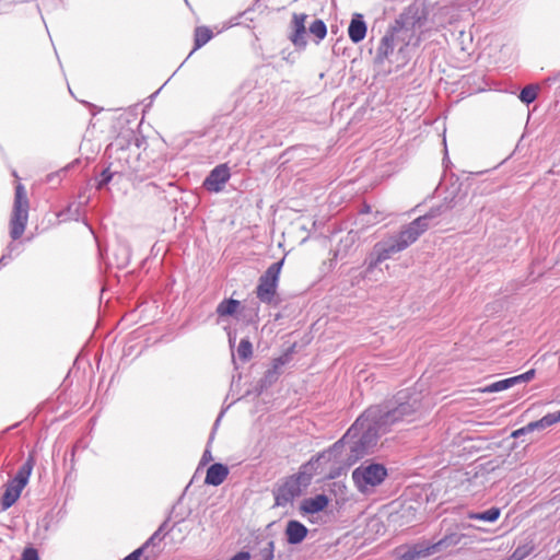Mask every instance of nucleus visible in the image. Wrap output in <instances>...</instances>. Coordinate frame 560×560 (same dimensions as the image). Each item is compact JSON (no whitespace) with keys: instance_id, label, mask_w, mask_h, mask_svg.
I'll list each match as a JSON object with an SVG mask.
<instances>
[{"instance_id":"nucleus-1","label":"nucleus","mask_w":560,"mask_h":560,"mask_svg":"<svg viewBox=\"0 0 560 560\" xmlns=\"http://www.w3.org/2000/svg\"><path fill=\"white\" fill-rule=\"evenodd\" d=\"M421 408L420 393L410 388L399 390L382 405L368 408L329 447L336 463L349 468L365 455L374 452L380 436L398 422H410Z\"/></svg>"},{"instance_id":"nucleus-2","label":"nucleus","mask_w":560,"mask_h":560,"mask_svg":"<svg viewBox=\"0 0 560 560\" xmlns=\"http://www.w3.org/2000/svg\"><path fill=\"white\" fill-rule=\"evenodd\" d=\"M30 201L26 189L22 184L15 186L14 202L10 219V236L13 241L19 240L27 225Z\"/></svg>"},{"instance_id":"nucleus-3","label":"nucleus","mask_w":560,"mask_h":560,"mask_svg":"<svg viewBox=\"0 0 560 560\" xmlns=\"http://www.w3.org/2000/svg\"><path fill=\"white\" fill-rule=\"evenodd\" d=\"M386 33L393 35V39L399 44L395 59V61H397L398 70L408 63L411 58V47H418L422 40V36L400 27L395 22L388 27Z\"/></svg>"},{"instance_id":"nucleus-4","label":"nucleus","mask_w":560,"mask_h":560,"mask_svg":"<svg viewBox=\"0 0 560 560\" xmlns=\"http://www.w3.org/2000/svg\"><path fill=\"white\" fill-rule=\"evenodd\" d=\"M387 477V469L382 464H362L352 471V480L361 493L380 486Z\"/></svg>"},{"instance_id":"nucleus-5","label":"nucleus","mask_w":560,"mask_h":560,"mask_svg":"<svg viewBox=\"0 0 560 560\" xmlns=\"http://www.w3.org/2000/svg\"><path fill=\"white\" fill-rule=\"evenodd\" d=\"M428 19V7L422 2L415 1L405 8L394 22L400 27L409 30L412 33L420 34L421 36Z\"/></svg>"},{"instance_id":"nucleus-6","label":"nucleus","mask_w":560,"mask_h":560,"mask_svg":"<svg viewBox=\"0 0 560 560\" xmlns=\"http://www.w3.org/2000/svg\"><path fill=\"white\" fill-rule=\"evenodd\" d=\"M283 262L284 258L271 264L260 276L256 288V294L260 302L266 304L273 303Z\"/></svg>"},{"instance_id":"nucleus-7","label":"nucleus","mask_w":560,"mask_h":560,"mask_svg":"<svg viewBox=\"0 0 560 560\" xmlns=\"http://www.w3.org/2000/svg\"><path fill=\"white\" fill-rule=\"evenodd\" d=\"M322 460L336 462V457L329 453V448L313 456L307 463L303 464L296 474L289 476V480L298 487V489L302 492L303 489H306L316 474L317 466Z\"/></svg>"},{"instance_id":"nucleus-8","label":"nucleus","mask_w":560,"mask_h":560,"mask_svg":"<svg viewBox=\"0 0 560 560\" xmlns=\"http://www.w3.org/2000/svg\"><path fill=\"white\" fill-rule=\"evenodd\" d=\"M453 207L454 205L452 201L443 202L436 207L431 208L425 214L418 217L402 229L411 237V240L416 242L430 228L432 220L446 213Z\"/></svg>"},{"instance_id":"nucleus-9","label":"nucleus","mask_w":560,"mask_h":560,"mask_svg":"<svg viewBox=\"0 0 560 560\" xmlns=\"http://www.w3.org/2000/svg\"><path fill=\"white\" fill-rule=\"evenodd\" d=\"M231 178V172L228 164H219L210 171L203 180V188L210 192H220Z\"/></svg>"},{"instance_id":"nucleus-10","label":"nucleus","mask_w":560,"mask_h":560,"mask_svg":"<svg viewBox=\"0 0 560 560\" xmlns=\"http://www.w3.org/2000/svg\"><path fill=\"white\" fill-rule=\"evenodd\" d=\"M398 47L399 44L393 39V35L385 33L376 49L375 63L383 65L387 60L390 65H395L397 69V61L395 59Z\"/></svg>"},{"instance_id":"nucleus-11","label":"nucleus","mask_w":560,"mask_h":560,"mask_svg":"<svg viewBox=\"0 0 560 560\" xmlns=\"http://www.w3.org/2000/svg\"><path fill=\"white\" fill-rule=\"evenodd\" d=\"M290 360L291 353L285 352L272 361V365L265 372L264 376L258 382L260 393L272 386L278 381L281 375L282 366L289 363Z\"/></svg>"},{"instance_id":"nucleus-12","label":"nucleus","mask_w":560,"mask_h":560,"mask_svg":"<svg viewBox=\"0 0 560 560\" xmlns=\"http://www.w3.org/2000/svg\"><path fill=\"white\" fill-rule=\"evenodd\" d=\"M275 497V504L273 506H287L291 504L295 498L301 495V491L295 487L289 478H285V480L276 487L272 491Z\"/></svg>"},{"instance_id":"nucleus-13","label":"nucleus","mask_w":560,"mask_h":560,"mask_svg":"<svg viewBox=\"0 0 560 560\" xmlns=\"http://www.w3.org/2000/svg\"><path fill=\"white\" fill-rule=\"evenodd\" d=\"M308 534V528L296 520L288 521L284 528L285 540L289 545H299L301 544Z\"/></svg>"},{"instance_id":"nucleus-14","label":"nucleus","mask_w":560,"mask_h":560,"mask_svg":"<svg viewBox=\"0 0 560 560\" xmlns=\"http://www.w3.org/2000/svg\"><path fill=\"white\" fill-rule=\"evenodd\" d=\"M307 15L305 13H294L292 19L293 33L290 35V39L295 47L304 48L306 46V27L305 21Z\"/></svg>"},{"instance_id":"nucleus-15","label":"nucleus","mask_w":560,"mask_h":560,"mask_svg":"<svg viewBox=\"0 0 560 560\" xmlns=\"http://www.w3.org/2000/svg\"><path fill=\"white\" fill-rule=\"evenodd\" d=\"M329 502L330 500L325 493L305 498L300 504V512L302 514H316L324 511L328 506Z\"/></svg>"},{"instance_id":"nucleus-16","label":"nucleus","mask_w":560,"mask_h":560,"mask_svg":"<svg viewBox=\"0 0 560 560\" xmlns=\"http://www.w3.org/2000/svg\"><path fill=\"white\" fill-rule=\"evenodd\" d=\"M366 32L368 26L364 21V16L361 13H353L348 26V35L351 42L359 44L365 38Z\"/></svg>"},{"instance_id":"nucleus-17","label":"nucleus","mask_w":560,"mask_h":560,"mask_svg":"<svg viewBox=\"0 0 560 560\" xmlns=\"http://www.w3.org/2000/svg\"><path fill=\"white\" fill-rule=\"evenodd\" d=\"M24 487L9 480L5 485L3 494L0 498V512L10 509L20 498Z\"/></svg>"},{"instance_id":"nucleus-18","label":"nucleus","mask_w":560,"mask_h":560,"mask_svg":"<svg viewBox=\"0 0 560 560\" xmlns=\"http://www.w3.org/2000/svg\"><path fill=\"white\" fill-rule=\"evenodd\" d=\"M229 475V468L226 465L221 463H214L207 469L205 483L210 486H220L226 479Z\"/></svg>"},{"instance_id":"nucleus-19","label":"nucleus","mask_w":560,"mask_h":560,"mask_svg":"<svg viewBox=\"0 0 560 560\" xmlns=\"http://www.w3.org/2000/svg\"><path fill=\"white\" fill-rule=\"evenodd\" d=\"M432 553L430 547L424 548L419 545L411 547H399L396 549L397 560H419L422 557L430 556Z\"/></svg>"},{"instance_id":"nucleus-20","label":"nucleus","mask_w":560,"mask_h":560,"mask_svg":"<svg viewBox=\"0 0 560 560\" xmlns=\"http://www.w3.org/2000/svg\"><path fill=\"white\" fill-rule=\"evenodd\" d=\"M259 313V304L255 301H252L245 305H241L238 307L236 319L242 320L244 324L249 325L254 324L258 319Z\"/></svg>"},{"instance_id":"nucleus-21","label":"nucleus","mask_w":560,"mask_h":560,"mask_svg":"<svg viewBox=\"0 0 560 560\" xmlns=\"http://www.w3.org/2000/svg\"><path fill=\"white\" fill-rule=\"evenodd\" d=\"M35 465V456L30 453L26 460L19 467L12 481L25 488Z\"/></svg>"},{"instance_id":"nucleus-22","label":"nucleus","mask_w":560,"mask_h":560,"mask_svg":"<svg viewBox=\"0 0 560 560\" xmlns=\"http://www.w3.org/2000/svg\"><path fill=\"white\" fill-rule=\"evenodd\" d=\"M373 247L385 260L389 259L393 255L402 252L398 242L394 237L377 242Z\"/></svg>"},{"instance_id":"nucleus-23","label":"nucleus","mask_w":560,"mask_h":560,"mask_svg":"<svg viewBox=\"0 0 560 560\" xmlns=\"http://www.w3.org/2000/svg\"><path fill=\"white\" fill-rule=\"evenodd\" d=\"M240 301L229 298L223 299L217 306L215 313L220 318L228 317V316H234L236 317L238 307H240Z\"/></svg>"},{"instance_id":"nucleus-24","label":"nucleus","mask_w":560,"mask_h":560,"mask_svg":"<svg viewBox=\"0 0 560 560\" xmlns=\"http://www.w3.org/2000/svg\"><path fill=\"white\" fill-rule=\"evenodd\" d=\"M501 510L497 506H492L489 510L482 512H468L467 518L475 521H482L488 523H494L499 520Z\"/></svg>"},{"instance_id":"nucleus-25","label":"nucleus","mask_w":560,"mask_h":560,"mask_svg":"<svg viewBox=\"0 0 560 560\" xmlns=\"http://www.w3.org/2000/svg\"><path fill=\"white\" fill-rule=\"evenodd\" d=\"M114 258H115V266L118 269H124L128 266L130 261V248L126 244H118V246L113 252Z\"/></svg>"},{"instance_id":"nucleus-26","label":"nucleus","mask_w":560,"mask_h":560,"mask_svg":"<svg viewBox=\"0 0 560 560\" xmlns=\"http://www.w3.org/2000/svg\"><path fill=\"white\" fill-rule=\"evenodd\" d=\"M112 163L108 164L104 170L101 171L100 174L95 176V188L97 190H102L105 188L114 178L115 175L120 174L118 170H112Z\"/></svg>"},{"instance_id":"nucleus-27","label":"nucleus","mask_w":560,"mask_h":560,"mask_svg":"<svg viewBox=\"0 0 560 560\" xmlns=\"http://www.w3.org/2000/svg\"><path fill=\"white\" fill-rule=\"evenodd\" d=\"M213 37L212 31L207 26H198L195 28L194 49L189 56L197 49L205 46Z\"/></svg>"},{"instance_id":"nucleus-28","label":"nucleus","mask_w":560,"mask_h":560,"mask_svg":"<svg viewBox=\"0 0 560 560\" xmlns=\"http://www.w3.org/2000/svg\"><path fill=\"white\" fill-rule=\"evenodd\" d=\"M170 517L166 518L159 528L152 534V536L141 546L144 547V550L149 546H155L158 542H160L166 534H168L172 530V527L168 526Z\"/></svg>"},{"instance_id":"nucleus-29","label":"nucleus","mask_w":560,"mask_h":560,"mask_svg":"<svg viewBox=\"0 0 560 560\" xmlns=\"http://www.w3.org/2000/svg\"><path fill=\"white\" fill-rule=\"evenodd\" d=\"M460 541V537L457 534L446 535L442 539H440L436 544L430 547L432 553L434 551H441L447 547L455 546Z\"/></svg>"},{"instance_id":"nucleus-30","label":"nucleus","mask_w":560,"mask_h":560,"mask_svg":"<svg viewBox=\"0 0 560 560\" xmlns=\"http://www.w3.org/2000/svg\"><path fill=\"white\" fill-rule=\"evenodd\" d=\"M538 90H539V88L537 85H533V84L526 85L525 88H523L521 90L518 98L524 104L529 105L536 101V98L538 96Z\"/></svg>"},{"instance_id":"nucleus-31","label":"nucleus","mask_w":560,"mask_h":560,"mask_svg":"<svg viewBox=\"0 0 560 560\" xmlns=\"http://www.w3.org/2000/svg\"><path fill=\"white\" fill-rule=\"evenodd\" d=\"M308 31L312 35L316 37V43L323 40L327 35V26L320 19H316L315 21H313V23L308 27Z\"/></svg>"},{"instance_id":"nucleus-32","label":"nucleus","mask_w":560,"mask_h":560,"mask_svg":"<svg viewBox=\"0 0 560 560\" xmlns=\"http://www.w3.org/2000/svg\"><path fill=\"white\" fill-rule=\"evenodd\" d=\"M527 424H528V429L530 430V432H535V431H542V430L556 424V422H555L551 413H547L541 419L532 421Z\"/></svg>"},{"instance_id":"nucleus-33","label":"nucleus","mask_w":560,"mask_h":560,"mask_svg":"<svg viewBox=\"0 0 560 560\" xmlns=\"http://www.w3.org/2000/svg\"><path fill=\"white\" fill-rule=\"evenodd\" d=\"M385 261L384 258L378 254L377 250L373 247L372 252L368 255L364 260L365 265V273L372 272L380 264Z\"/></svg>"},{"instance_id":"nucleus-34","label":"nucleus","mask_w":560,"mask_h":560,"mask_svg":"<svg viewBox=\"0 0 560 560\" xmlns=\"http://www.w3.org/2000/svg\"><path fill=\"white\" fill-rule=\"evenodd\" d=\"M275 541L269 540L266 546L259 549V551L254 556L255 560H273L275 558Z\"/></svg>"},{"instance_id":"nucleus-35","label":"nucleus","mask_w":560,"mask_h":560,"mask_svg":"<svg viewBox=\"0 0 560 560\" xmlns=\"http://www.w3.org/2000/svg\"><path fill=\"white\" fill-rule=\"evenodd\" d=\"M253 355V345L248 339H242L240 341V345L237 347V357L246 362L248 361Z\"/></svg>"},{"instance_id":"nucleus-36","label":"nucleus","mask_w":560,"mask_h":560,"mask_svg":"<svg viewBox=\"0 0 560 560\" xmlns=\"http://www.w3.org/2000/svg\"><path fill=\"white\" fill-rule=\"evenodd\" d=\"M512 386H513L512 377H508V378L491 383L490 385H488L483 388V392L485 393H497V392L505 390Z\"/></svg>"},{"instance_id":"nucleus-37","label":"nucleus","mask_w":560,"mask_h":560,"mask_svg":"<svg viewBox=\"0 0 560 560\" xmlns=\"http://www.w3.org/2000/svg\"><path fill=\"white\" fill-rule=\"evenodd\" d=\"M19 249V245L11 242L7 248L3 255L0 257V269L4 266H7L13 258V253Z\"/></svg>"},{"instance_id":"nucleus-38","label":"nucleus","mask_w":560,"mask_h":560,"mask_svg":"<svg viewBox=\"0 0 560 560\" xmlns=\"http://www.w3.org/2000/svg\"><path fill=\"white\" fill-rule=\"evenodd\" d=\"M393 237L398 242L402 250L415 243L404 229H401L400 232Z\"/></svg>"},{"instance_id":"nucleus-39","label":"nucleus","mask_w":560,"mask_h":560,"mask_svg":"<svg viewBox=\"0 0 560 560\" xmlns=\"http://www.w3.org/2000/svg\"><path fill=\"white\" fill-rule=\"evenodd\" d=\"M535 373H536V371L534 369H530V370L526 371L525 373H522L516 376H512L513 386L516 384L527 383V382L532 381L535 377Z\"/></svg>"},{"instance_id":"nucleus-40","label":"nucleus","mask_w":560,"mask_h":560,"mask_svg":"<svg viewBox=\"0 0 560 560\" xmlns=\"http://www.w3.org/2000/svg\"><path fill=\"white\" fill-rule=\"evenodd\" d=\"M533 550L532 547H528L526 545L524 546H518L512 553V559L514 560H522L524 559L525 557H527L530 551Z\"/></svg>"},{"instance_id":"nucleus-41","label":"nucleus","mask_w":560,"mask_h":560,"mask_svg":"<svg viewBox=\"0 0 560 560\" xmlns=\"http://www.w3.org/2000/svg\"><path fill=\"white\" fill-rule=\"evenodd\" d=\"M21 560H39L38 551L33 547L23 550Z\"/></svg>"},{"instance_id":"nucleus-42","label":"nucleus","mask_w":560,"mask_h":560,"mask_svg":"<svg viewBox=\"0 0 560 560\" xmlns=\"http://www.w3.org/2000/svg\"><path fill=\"white\" fill-rule=\"evenodd\" d=\"M528 433H532L530 430L528 429V424L517 429V430H514L512 433H511V438L513 439H518L523 435H526Z\"/></svg>"},{"instance_id":"nucleus-43","label":"nucleus","mask_w":560,"mask_h":560,"mask_svg":"<svg viewBox=\"0 0 560 560\" xmlns=\"http://www.w3.org/2000/svg\"><path fill=\"white\" fill-rule=\"evenodd\" d=\"M67 171V168H62L60 172L58 173H51V174H48L47 177H46V182L47 183H54L56 182L57 178H59V175L60 173H65Z\"/></svg>"},{"instance_id":"nucleus-44","label":"nucleus","mask_w":560,"mask_h":560,"mask_svg":"<svg viewBox=\"0 0 560 560\" xmlns=\"http://www.w3.org/2000/svg\"><path fill=\"white\" fill-rule=\"evenodd\" d=\"M210 460H212V455H211L210 450L207 448V450H205V452L202 454L200 463L201 464H207Z\"/></svg>"},{"instance_id":"nucleus-45","label":"nucleus","mask_w":560,"mask_h":560,"mask_svg":"<svg viewBox=\"0 0 560 560\" xmlns=\"http://www.w3.org/2000/svg\"><path fill=\"white\" fill-rule=\"evenodd\" d=\"M235 335H236V334H235V332H232V331H229V332H228V336H229V342H230V345H232V343L235 341V338H236V336H235Z\"/></svg>"},{"instance_id":"nucleus-46","label":"nucleus","mask_w":560,"mask_h":560,"mask_svg":"<svg viewBox=\"0 0 560 560\" xmlns=\"http://www.w3.org/2000/svg\"><path fill=\"white\" fill-rule=\"evenodd\" d=\"M556 423L560 422V410L551 413Z\"/></svg>"},{"instance_id":"nucleus-47","label":"nucleus","mask_w":560,"mask_h":560,"mask_svg":"<svg viewBox=\"0 0 560 560\" xmlns=\"http://www.w3.org/2000/svg\"><path fill=\"white\" fill-rule=\"evenodd\" d=\"M131 139L135 141L136 145L139 147V139L132 132L130 133Z\"/></svg>"},{"instance_id":"nucleus-48","label":"nucleus","mask_w":560,"mask_h":560,"mask_svg":"<svg viewBox=\"0 0 560 560\" xmlns=\"http://www.w3.org/2000/svg\"><path fill=\"white\" fill-rule=\"evenodd\" d=\"M338 475H339L338 471H330L328 475V478L334 479V478L338 477Z\"/></svg>"},{"instance_id":"nucleus-49","label":"nucleus","mask_w":560,"mask_h":560,"mask_svg":"<svg viewBox=\"0 0 560 560\" xmlns=\"http://www.w3.org/2000/svg\"><path fill=\"white\" fill-rule=\"evenodd\" d=\"M117 144H118V145L120 147V149L124 151L125 147H124V144H122L119 140L117 141Z\"/></svg>"},{"instance_id":"nucleus-50","label":"nucleus","mask_w":560,"mask_h":560,"mask_svg":"<svg viewBox=\"0 0 560 560\" xmlns=\"http://www.w3.org/2000/svg\"><path fill=\"white\" fill-rule=\"evenodd\" d=\"M222 413L217 418V423L220 421Z\"/></svg>"}]
</instances>
